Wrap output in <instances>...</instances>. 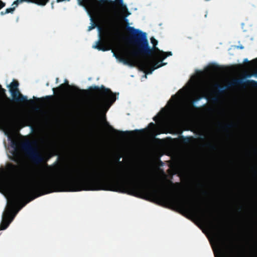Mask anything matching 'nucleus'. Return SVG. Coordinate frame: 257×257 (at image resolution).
I'll use <instances>...</instances> for the list:
<instances>
[{
	"label": "nucleus",
	"mask_w": 257,
	"mask_h": 257,
	"mask_svg": "<svg viewBox=\"0 0 257 257\" xmlns=\"http://www.w3.org/2000/svg\"><path fill=\"white\" fill-rule=\"evenodd\" d=\"M22 147L36 164H39L42 161V158L39 155L36 150L32 148L29 141L23 143Z\"/></svg>",
	"instance_id": "7"
},
{
	"label": "nucleus",
	"mask_w": 257,
	"mask_h": 257,
	"mask_svg": "<svg viewBox=\"0 0 257 257\" xmlns=\"http://www.w3.org/2000/svg\"><path fill=\"white\" fill-rule=\"evenodd\" d=\"M98 88V86L95 85L94 84H91V85L88 86L86 88L87 90H90L91 89H97Z\"/></svg>",
	"instance_id": "21"
},
{
	"label": "nucleus",
	"mask_w": 257,
	"mask_h": 257,
	"mask_svg": "<svg viewBox=\"0 0 257 257\" xmlns=\"http://www.w3.org/2000/svg\"><path fill=\"white\" fill-rule=\"evenodd\" d=\"M82 0H76L77 1V5L82 7L83 8V9L85 11V12L87 14V16L89 17V20H90V25L87 27V31L88 32L90 31L91 30H92V29H93V28L94 27L96 28V31H97V38H98V33H99V34H100V32H101V28H100V27L98 25H97L96 24H95L93 22V19L92 18V16H91L90 13L89 12V11L87 10V8H86V7L82 5L81 4V2H82Z\"/></svg>",
	"instance_id": "11"
},
{
	"label": "nucleus",
	"mask_w": 257,
	"mask_h": 257,
	"mask_svg": "<svg viewBox=\"0 0 257 257\" xmlns=\"http://www.w3.org/2000/svg\"><path fill=\"white\" fill-rule=\"evenodd\" d=\"M151 69H152L154 71L158 69L155 65L151 68Z\"/></svg>",
	"instance_id": "45"
},
{
	"label": "nucleus",
	"mask_w": 257,
	"mask_h": 257,
	"mask_svg": "<svg viewBox=\"0 0 257 257\" xmlns=\"http://www.w3.org/2000/svg\"><path fill=\"white\" fill-rule=\"evenodd\" d=\"M57 161H58V159H57V160H56V161H55V162H54L53 164H54H54H56L57 163Z\"/></svg>",
	"instance_id": "64"
},
{
	"label": "nucleus",
	"mask_w": 257,
	"mask_h": 257,
	"mask_svg": "<svg viewBox=\"0 0 257 257\" xmlns=\"http://www.w3.org/2000/svg\"><path fill=\"white\" fill-rule=\"evenodd\" d=\"M58 81V77H56V78H55V81H56V83H57Z\"/></svg>",
	"instance_id": "60"
},
{
	"label": "nucleus",
	"mask_w": 257,
	"mask_h": 257,
	"mask_svg": "<svg viewBox=\"0 0 257 257\" xmlns=\"http://www.w3.org/2000/svg\"><path fill=\"white\" fill-rule=\"evenodd\" d=\"M45 85H46L47 87H48V86H49V82H46V83Z\"/></svg>",
	"instance_id": "58"
},
{
	"label": "nucleus",
	"mask_w": 257,
	"mask_h": 257,
	"mask_svg": "<svg viewBox=\"0 0 257 257\" xmlns=\"http://www.w3.org/2000/svg\"><path fill=\"white\" fill-rule=\"evenodd\" d=\"M233 85L244 84V87L246 84H251L253 87L257 86V70L252 73L246 74L242 79H233L232 81Z\"/></svg>",
	"instance_id": "5"
},
{
	"label": "nucleus",
	"mask_w": 257,
	"mask_h": 257,
	"mask_svg": "<svg viewBox=\"0 0 257 257\" xmlns=\"http://www.w3.org/2000/svg\"><path fill=\"white\" fill-rule=\"evenodd\" d=\"M220 243L219 255L220 257H234V246L232 243L226 244L224 240H221L220 236H217ZM216 257L218 255H216Z\"/></svg>",
	"instance_id": "6"
},
{
	"label": "nucleus",
	"mask_w": 257,
	"mask_h": 257,
	"mask_svg": "<svg viewBox=\"0 0 257 257\" xmlns=\"http://www.w3.org/2000/svg\"><path fill=\"white\" fill-rule=\"evenodd\" d=\"M104 190L115 192L114 181L103 169L95 167L85 169L81 172L75 169L67 172L60 179L43 177L40 179L26 181L17 186L11 180L0 176V192L6 198V195L12 196L14 203H16L29 195L30 197L13 212L4 209L1 214L0 230L5 229L15 215L26 203L42 194L52 192H77L81 190Z\"/></svg>",
	"instance_id": "2"
},
{
	"label": "nucleus",
	"mask_w": 257,
	"mask_h": 257,
	"mask_svg": "<svg viewBox=\"0 0 257 257\" xmlns=\"http://www.w3.org/2000/svg\"><path fill=\"white\" fill-rule=\"evenodd\" d=\"M249 61L248 60V59L247 58H244L243 60H242V63H247Z\"/></svg>",
	"instance_id": "36"
},
{
	"label": "nucleus",
	"mask_w": 257,
	"mask_h": 257,
	"mask_svg": "<svg viewBox=\"0 0 257 257\" xmlns=\"http://www.w3.org/2000/svg\"><path fill=\"white\" fill-rule=\"evenodd\" d=\"M207 102L208 99L206 97L200 96L193 100L192 104L195 107L199 108L205 106Z\"/></svg>",
	"instance_id": "12"
},
{
	"label": "nucleus",
	"mask_w": 257,
	"mask_h": 257,
	"mask_svg": "<svg viewBox=\"0 0 257 257\" xmlns=\"http://www.w3.org/2000/svg\"><path fill=\"white\" fill-rule=\"evenodd\" d=\"M53 95L52 94H51V95H45L44 96H41L40 97V98H48L49 97H51Z\"/></svg>",
	"instance_id": "32"
},
{
	"label": "nucleus",
	"mask_w": 257,
	"mask_h": 257,
	"mask_svg": "<svg viewBox=\"0 0 257 257\" xmlns=\"http://www.w3.org/2000/svg\"><path fill=\"white\" fill-rule=\"evenodd\" d=\"M155 65H156V67L158 68V69H159L160 68H161V66L159 64V62H157Z\"/></svg>",
	"instance_id": "40"
},
{
	"label": "nucleus",
	"mask_w": 257,
	"mask_h": 257,
	"mask_svg": "<svg viewBox=\"0 0 257 257\" xmlns=\"http://www.w3.org/2000/svg\"><path fill=\"white\" fill-rule=\"evenodd\" d=\"M207 15H208V12H206V14H205V18H207Z\"/></svg>",
	"instance_id": "62"
},
{
	"label": "nucleus",
	"mask_w": 257,
	"mask_h": 257,
	"mask_svg": "<svg viewBox=\"0 0 257 257\" xmlns=\"http://www.w3.org/2000/svg\"><path fill=\"white\" fill-rule=\"evenodd\" d=\"M131 189L134 192L140 191L145 187L143 179L140 176H134L126 181Z\"/></svg>",
	"instance_id": "8"
},
{
	"label": "nucleus",
	"mask_w": 257,
	"mask_h": 257,
	"mask_svg": "<svg viewBox=\"0 0 257 257\" xmlns=\"http://www.w3.org/2000/svg\"><path fill=\"white\" fill-rule=\"evenodd\" d=\"M121 7H123V11L127 10L129 9L128 7V5L126 3H123L122 5H121Z\"/></svg>",
	"instance_id": "26"
},
{
	"label": "nucleus",
	"mask_w": 257,
	"mask_h": 257,
	"mask_svg": "<svg viewBox=\"0 0 257 257\" xmlns=\"http://www.w3.org/2000/svg\"><path fill=\"white\" fill-rule=\"evenodd\" d=\"M49 1V0H25L24 2L28 4H34L41 7H43L48 3Z\"/></svg>",
	"instance_id": "14"
},
{
	"label": "nucleus",
	"mask_w": 257,
	"mask_h": 257,
	"mask_svg": "<svg viewBox=\"0 0 257 257\" xmlns=\"http://www.w3.org/2000/svg\"><path fill=\"white\" fill-rule=\"evenodd\" d=\"M53 3H54V1H52L51 3V8L52 9H53Z\"/></svg>",
	"instance_id": "52"
},
{
	"label": "nucleus",
	"mask_w": 257,
	"mask_h": 257,
	"mask_svg": "<svg viewBox=\"0 0 257 257\" xmlns=\"http://www.w3.org/2000/svg\"><path fill=\"white\" fill-rule=\"evenodd\" d=\"M127 30L130 33V43L137 45L142 53L151 56L152 52L156 49L163 53H167L168 57L173 56L172 51L166 52L158 47L159 41L154 36L151 38V44L153 45L152 46L150 45L148 34L147 32H145L140 28H136L135 27L128 28Z\"/></svg>",
	"instance_id": "3"
},
{
	"label": "nucleus",
	"mask_w": 257,
	"mask_h": 257,
	"mask_svg": "<svg viewBox=\"0 0 257 257\" xmlns=\"http://www.w3.org/2000/svg\"><path fill=\"white\" fill-rule=\"evenodd\" d=\"M151 69H152L154 71L158 69L155 65L151 68Z\"/></svg>",
	"instance_id": "44"
},
{
	"label": "nucleus",
	"mask_w": 257,
	"mask_h": 257,
	"mask_svg": "<svg viewBox=\"0 0 257 257\" xmlns=\"http://www.w3.org/2000/svg\"><path fill=\"white\" fill-rule=\"evenodd\" d=\"M172 200L179 207L187 209L194 214H199L203 217H207L206 212L202 208L200 204L193 202L189 198L177 196L173 197Z\"/></svg>",
	"instance_id": "4"
},
{
	"label": "nucleus",
	"mask_w": 257,
	"mask_h": 257,
	"mask_svg": "<svg viewBox=\"0 0 257 257\" xmlns=\"http://www.w3.org/2000/svg\"><path fill=\"white\" fill-rule=\"evenodd\" d=\"M154 72V71L152 69H151V70L147 72V73L148 74L151 75L153 74Z\"/></svg>",
	"instance_id": "41"
},
{
	"label": "nucleus",
	"mask_w": 257,
	"mask_h": 257,
	"mask_svg": "<svg viewBox=\"0 0 257 257\" xmlns=\"http://www.w3.org/2000/svg\"><path fill=\"white\" fill-rule=\"evenodd\" d=\"M4 135L7 137H8L9 136L8 134L5 131L4 132Z\"/></svg>",
	"instance_id": "50"
},
{
	"label": "nucleus",
	"mask_w": 257,
	"mask_h": 257,
	"mask_svg": "<svg viewBox=\"0 0 257 257\" xmlns=\"http://www.w3.org/2000/svg\"><path fill=\"white\" fill-rule=\"evenodd\" d=\"M231 125H232L231 124H227V127H230L231 126Z\"/></svg>",
	"instance_id": "63"
},
{
	"label": "nucleus",
	"mask_w": 257,
	"mask_h": 257,
	"mask_svg": "<svg viewBox=\"0 0 257 257\" xmlns=\"http://www.w3.org/2000/svg\"><path fill=\"white\" fill-rule=\"evenodd\" d=\"M183 139L184 143H188L190 140V137L189 136H183Z\"/></svg>",
	"instance_id": "24"
},
{
	"label": "nucleus",
	"mask_w": 257,
	"mask_h": 257,
	"mask_svg": "<svg viewBox=\"0 0 257 257\" xmlns=\"http://www.w3.org/2000/svg\"><path fill=\"white\" fill-rule=\"evenodd\" d=\"M244 25H245L244 23L242 22V23H241V28L243 29V32H246V30L243 29V27H244Z\"/></svg>",
	"instance_id": "39"
},
{
	"label": "nucleus",
	"mask_w": 257,
	"mask_h": 257,
	"mask_svg": "<svg viewBox=\"0 0 257 257\" xmlns=\"http://www.w3.org/2000/svg\"><path fill=\"white\" fill-rule=\"evenodd\" d=\"M18 3L17 2L16 0H15L13 2L11 5L10 6L11 7H14V9L15 10V8L17 7L18 6Z\"/></svg>",
	"instance_id": "27"
},
{
	"label": "nucleus",
	"mask_w": 257,
	"mask_h": 257,
	"mask_svg": "<svg viewBox=\"0 0 257 257\" xmlns=\"http://www.w3.org/2000/svg\"><path fill=\"white\" fill-rule=\"evenodd\" d=\"M111 53H112V56L115 59L116 62L118 63V60H120L121 58L119 57L117 55H116L112 49H110Z\"/></svg>",
	"instance_id": "19"
},
{
	"label": "nucleus",
	"mask_w": 257,
	"mask_h": 257,
	"mask_svg": "<svg viewBox=\"0 0 257 257\" xmlns=\"http://www.w3.org/2000/svg\"><path fill=\"white\" fill-rule=\"evenodd\" d=\"M138 54V51L137 50H135L133 52V54L134 55H137Z\"/></svg>",
	"instance_id": "46"
},
{
	"label": "nucleus",
	"mask_w": 257,
	"mask_h": 257,
	"mask_svg": "<svg viewBox=\"0 0 257 257\" xmlns=\"http://www.w3.org/2000/svg\"><path fill=\"white\" fill-rule=\"evenodd\" d=\"M100 39L101 35L98 33V38H97V40L94 42L92 46V48L94 49L102 52H106L110 50V49L109 48H106L105 47H101L98 46L100 43Z\"/></svg>",
	"instance_id": "13"
},
{
	"label": "nucleus",
	"mask_w": 257,
	"mask_h": 257,
	"mask_svg": "<svg viewBox=\"0 0 257 257\" xmlns=\"http://www.w3.org/2000/svg\"><path fill=\"white\" fill-rule=\"evenodd\" d=\"M52 95H54V87H52Z\"/></svg>",
	"instance_id": "54"
},
{
	"label": "nucleus",
	"mask_w": 257,
	"mask_h": 257,
	"mask_svg": "<svg viewBox=\"0 0 257 257\" xmlns=\"http://www.w3.org/2000/svg\"><path fill=\"white\" fill-rule=\"evenodd\" d=\"M143 77L146 78V79H148V77L149 74H148L147 71H145L144 73Z\"/></svg>",
	"instance_id": "38"
},
{
	"label": "nucleus",
	"mask_w": 257,
	"mask_h": 257,
	"mask_svg": "<svg viewBox=\"0 0 257 257\" xmlns=\"http://www.w3.org/2000/svg\"><path fill=\"white\" fill-rule=\"evenodd\" d=\"M138 10V9L137 7L132 9V10H134V11H137Z\"/></svg>",
	"instance_id": "53"
},
{
	"label": "nucleus",
	"mask_w": 257,
	"mask_h": 257,
	"mask_svg": "<svg viewBox=\"0 0 257 257\" xmlns=\"http://www.w3.org/2000/svg\"><path fill=\"white\" fill-rule=\"evenodd\" d=\"M5 3H3L2 4V6H1V8L4 7L5 6Z\"/></svg>",
	"instance_id": "57"
},
{
	"label": "nucleus",
	"mask_w": 257,
	"mask_h": 257,
	"mask_svg": "<svg viewBox=\"0 0 257 257\" xmlns=\"http://www.w3.org/2000/svg\"><path fill=\"white\" fill-rule=\"evenodd\" d=\"M104 190L115 192V182L103 169L95 167L85 169L81 172L75 169L67 172L60 179L43 177L40 179L26 181L17 186L11 180L0 176V192L6 198V195L12 196L14 203H16L29 195L30 197L13 212L4 209L1 214L0 230L5 229L15 215L26 203L42 194L52 192H77L81 190Z\"/></svg>",
	"instance_id": "1"
},
{
	"label": "nucleus",
	"mask_w": 257,
	"mask_h": 257,
	"mask_svg": "<svg viewBox=\"0 0 257 257\" xmlns=\"http://www.w3.org/2000/svg\"><path fill=\"white\" fill-rule=\"evenodd\" d=\"M92 79V77H89L87 79L88 81H91Z\"/></svg>",
	"instance_id": "56"
},
{
	"label": "nucleus",
	"mask_w": 257,
	"mask_h": 257,
	"mask_svg": "<svg viewBox=\"0 0 257 257\" xmlns=\"http://www.w3.org/2000/svg\"><path fill=\"white\" fill-rule=\"evenodd\" d=\"M111 53H112V56L115 59L116 62L118 63V60H120L121 58L119 57L117 55H116L112 49H110Z\"/></svg>",
	"instance_id": "20"
},
{
	"label": "nucleus",
	"mask_w": 257,
	"mask_h": 257,
	"mask_svg": "<svg viewBox=\"0 0 257 257\" xmlns=\"http://www.w3.org/2000/svg\"><path fill=\"white\" fill-rule=\"evenodd\" d=\"M118 63L123 64L124 65L128 66L130 68H133L134 65L132 63L128 62L126 59L121 58L120 60H118Z\"/></svg>",
	"instance_id": "15"
},
{
	"label": "nucleus",
	"mask_w": 257,
	"mask_h": 257,
	"mask_svg": "<svg viewBox=\"0 0 257 257\" xmlns=\"http://www.w3.org/2000/svg\"><path fill=\"white\" fill-rule=\"evenodd\" d=\"M238 45H231V47L229 48L228 51L231 49L232 47L234 48L235 49H239V50H243L244 49V47L242 44H241L240 41H238Z\"/></svg>",
	"instance_id": "16"
},
{
	"label": "nucleus",
	"mask_w": 257,
	"mask_h": 257,
	"mask_svg": "<svg viewBox=\"0 0 257 257\" xmlns=\"http://www.w3.org/2000/svg\"><path fill=\"white\" fill-rule=\"evenodd\" d=\"M27 126L29 128V134H32L34 131L33 126L31 125H27Z\"/></svg>",
	"instance_id": "30"
},
{
	"label": "nucleus",
	"mask_w": 257,
	"mask_h": 257,
	"mask_svg": "<svg viewBox=\"0 0 257 257\" xmlns=\"http://www.w3.org/2000/svg\"><path fill=\"white\" fill-rule=\"evenodd\" d=\"M32 99H40V97H38L36 96H34L33 95V97H32Z\"/></svg>",
	"instance_id": "49"
},
{
	"label": "nucleus",
	"mask_w": 257,
	"mask_h": 257,
	"mask_svg": "<svg viewBox=\"0 0 257 257\" xmlns=\"http://www.w3.org/2000/svg\"><path fill=\"white\" fill-rule=\"evenodd\" d=\"M119 132H127V133H130V132H131L132 131H128V130H126V131H120V130H119Z\"/></svg>",
	"instance_id": "51"
},
{
	"label": "nucleus",
	"mask_w": 257,
	"mask_h": 257,
	"mask_svg": "<svg viewBox=\"0 0 257 257\" xmlns=\"http://www.w3.org/2000/svg\"><path fill=\"white\" fill-rule=\"evenodd\" d=\"M124 21H125V22L126 23L127 25V26H130L131 25H133V23H131L130 21V20L128 19V17H127V16H124L123 18ZM134 26H133L132 27H133ZM132 27H129V26H127L126 27V29H127L128 28H131ZM127 31H128V30H127Z\"/></svg>",
	"instance_id": "18"
},
{
	"label": "nucleus",
	"mask_w": 257,
	"mask_h": 257,
	"mask_svg": "<svg viewBox=\"0 0 257 257\" xmlns=\"http://www.w3.org/2000/svg\"><path fill=\"white\" fill-rule=\"evenodd\" d=\"M73 106L78 107L79 106V105L78 104H75V105H73Z\"/></svg>",
	"instance_id": "55"
},
{
	"label": "nucleus",
	"mask_w": 257,
	"mask_h": 257,
	"mask_svg": "<svg viewBox=\"0 0 257 257\" xmlns=\"http://www.w3.org/2000/svg\"><path fill=\"white\" fill-rule=\"evenodd\" d=\"M226 85V87H227V88L228 89L230 87L233 85V83L232 82V81H230Z\"/></svg>",
	"instance_id": "31"
},
{
	"label": "nucleus",
	"mask_w": 257,
	"mask_h": 257,
	"mask_svg": "<svg viewBox=\"0 0 257 257\" xmlns=\"http://www.w3.org/2000/svg\"><path fill=\"white\" fill-rule=\"evenodd\" d=\"M67 82V80H66V79H64V83H66Z\"/></svg>",
	"instance_id": "61"
},
{
	"label": "nucleus",
	"mask_w": 257,
	"mask_h": 257,
	"mask_svg": "<svg viewBox=\"0 0 257 257\" xmlns=\"http://www.w3.org/2000/svg\"><path fill=\"white\" fill-rule=\"evenodd\" d=\"M69 1H70V0H56V3H62V2H69Z\"/></svg>",
	"instance_id": "37"
},
{
	"label": "nucleus",
	"mask_w": 257,
	"mask_h": 257,
	"mask_svg": "<svg viewBox=\"0 0 257 257\" xmlns=\"http://www.w3.org/2000/svg\"><path fill=\"white\" fill-rule=\"evenodd\" d=\"M168 58V56L167 55H165L163 57L162 59V61H165L166 59H167V58Z\"/></svg>",
	"instance_id": "43"
},
{
	"label": "nucleus",
	"mask_w": 257,
	"mask_h": 257,
	"mask_svg": "<svg viewBox=\"0 0 257 257\" xmlns=\"http://www.w3.org/2000/svg\"><path fill=\"white\" fill-rule=\"evenodd\" d=\"M98 88L104 89L105 92L101 94V99L104 103L107 104L109 106L116 99V92L112 93L109 88L104 87L102 84H101L99 86H98Z\"/></svg>",
	"instance_id": "9"
},
{
	"label": "nucleus",
	"mask_w": 257,
	"mask_h": 257,
	"mask_svg": "<svg viewBox=\"0 0 257 257\" xmlns=\"http://www.w3.org/2000/svg\"><path fill=\"white\" fill-rule=\"evenodd\" d=\"M127 11V13L124 15L125 16H127L129 17L131 15H132L133 13L132 12V10H130V9L126 10Z\"/></svg>",
	"instance_id": "29"
},
{
	"label": "nucleus",
	"mask_w": 257,
	"mask_h": 257,
	"mask_svg": "<svg viewBox=\"0 0 257 257\" xmlns=\"http://www.w3.org/2000/svg\"><path fill=\"white\" fill-rule=\"evenodd\" d=\"M241 211V207H239L238 209V211L240 212Z\"/></svg>",
	"instance_id": "59"
},
{
	"label": "nucleus",
	"mask_w": 257,
	"mask_h": 257,
	"mask_svg": "<svg viewBox=\"0 0 257 257\" xmlns=\"http://www.w3.org/2000/svg\"><path fill=\"white\" fill-rule=\"evenodd\" d=\"M195 71L196 72H202V70L200 69H195Z\"/></svg>",
	"instance_id": "48"
},
{
	"label": "nucleus",
	"mask_w": 257,
	"mask_h": 257,
	"mask_svg": "<svg viewBox=\"0 0 257 257\" xmlns=\"http://www.w3.org/2000/svg\"><path fill=\"white\" fill-rule=\"evenodd\" d=\"M7 10H5V11H1L0 12V15L1 16H4L5 15L8 14Z\"/></svg>",
	"instance_id": "33"
},
{
	"label": "nucleus",
	"mask_w": 257,
	"mask_h": 257,
	"mask_svg": "<svg viewBox=\"0 0 257 257\" xmlns=\"http://www.w3.org/2000/svg\"><path fill=\"white\" fill-rule=\"evenodd\" d=\"M12 85H13V89H16L15 90H18V88L19 87V84L16 82H15V80L14 81V82L12 83V84L11 85V86L12 87Z\"/></svg>",
	"instance_id": "22"
},
{
	"label": "nucleus",
	"mask_w": 257,
	"mask_h": 257,
	"mask_svg": "<svg viewBox=\"0 0 257 257\" xmlns=\"http://www.w3.org/2000/svg\"><path fill=\"white\" fill-rule=\"evenodd\" d=\"M115 1V0H109V2H113ZM118 1H119V4H120V5H122L123 3H124V0H118Z\"/></svg>",
	"instance_id": "35"
},
{
	"label": "nucleus",
	"mask_w": 257,
	"mask_h": 257,
	"mask_svg": "<svg viewBox=\"0 0 257 257\" xmlns=\"http://www.w3.org/2000/svg\"><path fill=\"white\" fill-rule=\"evenodd\" d=\"M5 10H7V13L8 14L10 13L11 14H13L15 11L14 7H11V6L9 8H6Z\"/></svg>",
	"instance_id": "23"
},
{
	"label": "nucleus",
	"mask_w": 257,
	"mask_h": 257,
	"mask_svg": "<svg viewBox=\"0 0 257 257\" xmlns=\"http://www.w3.org/2000/svg\"><path fill=\"white\" fill-rule=\"evenodd\" d=\"M216 86L218 87V90L219 93H223L225 90L228 89L226 85L221 86L219 84H216Z\"/></svg>",
	"instance_id": "17"
},
{
	"label": "nucleus",
	"mask_w": 257,
	"mask_h": 257,
	"mask_svg": "<svg viewBox=\"0 0 257 257\" xmlns=\"http://www.w3.org/2000/svg\"><path fill=\"white\" fill-rule=\"evenodd\" d=\"M159 64L161 66V67L166 66L168 65V63L167 62H165L164 61H159Z\"/></svg>",
	"instance_id": "25"
},
{
	"label": "nucleus",
	"mask_w": 257,
	"mask_h": 257,
	"mask_svg": "<svg viewBox=\"0 0 257 257\" xmlns=\"http://www.w3.org/2000/svg\"><path fill=\"white\" fill-rule=\"evenodd\" d=\"M24 1L25 0H16L17 2L18 3V4L24 2Z\"/></svg>",
	"instance_id": "47"
},
{
	"label": "nucleus",
	"mask_w": 257,
	"mask_h": 257,
	"mask_svg": "<svg viewBox=\"0 0 257 257\" xmlns=\"http://www.w3.org/2000/svg\"><path fill=\"white\" fill-rule=\"evenodd\" d=\"M210 64L215 65H216L217 66H219V64H218L217 62H216V61H212V62H210L208 65H207V66H206L205 67L204 69H207V67L209 66V64Z\"/></svg>",
	"instance_id": "28"
},
{
	"label": "nucleus",
	"mask_w": 257,
	"mask_h": 257,
	"mask_svg": "<svg viewBox=\"0 0 257 257\" xmlns=\"http://www.w3.org/2000/svg\"><path fill=\"white\" fill-rule=\"evenodd\" d=\"M144 130V128H136L132 132H143Z\"/></svg>",
	"instance_id": "34"
},
{
	"label": "nucleus",
	"mask_w": 257,
	"mask_h": 257,
	"mask_svg": "<svg viewBox=\"0 0 257 257\" xmlns=\"http://www.w3.org/2000/svg\"><path fill=\"white\" fill-rule=\"evenodd\" d=\"M14 79H13L12 82L10 84H7L6 88L8 89V91L10 93L11 96V100H14L16 102H22L25 100H31V98L28 99L27 96L26 95H22L21 97H19L20 92L19 90H16L15 91H13L12 90V87L11 86V85L14 82Z\"/></svg>",
	"instance_id": "10"
},
{
	"label": "nucleus",
	"mask_w": 257,
	"mask_h": 257,
	"mask_svg": "<svg viewBox=\"0 0 257 257\" xmlns=\"http://www.w3.org/2000/svg\"><path fill=\"white\" fill-rule=\"evenodd\" d=\"M198 138L202 140H203L205 138L204 136L203 135H199L198 136Z\"/></svg>",
	"instance_id": "42"
}]
</instances>
